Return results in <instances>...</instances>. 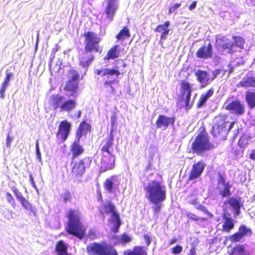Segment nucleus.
<instances>
[{"instance_id":"nucleus-19","label":"nucleus","mask_w":255,"mask_h":255,"mask_svg":"<svg viewBox=\"0 0 255 255\" xmlns=\"http://www.w3.org/2000/svg\"><path fill=\"white\" fill-rule=\"evenodd\" d=\"M70 128L71 124L69 122L66 120L61 122L59 127L57 136L63 141L65 140L69 133Z\"/></svg>"},{"instance_id":"nucleus-56","label":"nucleus","mask_w":255,"mask_h":255,"mask_svg":"<svg viewBox=\"0 0 255 255\" xmlns=\"http://www.w3.org/2000/svg\"><path fill=\"white\" fill-rule=\"evenodd\" d=\"M249 156L251 159L255 160V150H252Z\"/></svg>"},{"instance_id":"nucleus-5","label":"nucleus","mask_w":255,"mask_h":255,"mask_svg":"<svg viewBox=\"0 0 255 255\" xmlns=\"http://www.w3.org/2000/svg\"><path fill=\"white\" fill-rule=\"evenodd\" d=\"M113 129H112L109 135L106 139L105 143L102 147L103 155L101 159V165L100 168L102 173L108 170L113 169L114 166L115 157L112 154L114 141Z\"/></svg>"},{"instance_id":"nucleus-36","label":"nucleus","mask_w":255,"mask_h":255,"mask_svg":"<svg viewBox=\"0 0 255 255\" xmlns=\"http://www.w3.org/2000/svg\"><path fill=\"white\" fill-rule=\"evenodd\" d=\"M235 254L238 255H250V253L246 250L243 245H238L232 250L231 254Z\"/></svg>"},{"instance_id":"nucleus-13","label":"nucleus","mask_w":255,"mask_h":255,"mask_svg":"<svg viewBox=\"0 0 255 255\" xmlns=\"http://www.w3.org/2000/svg\"><path fill=\"white\" fill-rule=\"evenodd\" d=\"M232 187L229 182H226L223 176H219L217 189L222 198H229L231 195V189Z\"/></svg>"},{"instance_id":"nucleus-50","label":"nucleus","mask_w":255,"mask_h":255,"mask_svg":"<svg viewBox=\"0 0 255 255\" xmlns=\"http://www.w3.org/2000/svg\"><path fill=\"white\" fill-rule=\"evenodd\" d=\"M70 74H71V77H72L71 80H77V81H78L79 75L77 71L71 70L70 72Z\"/></svg>"},{"instance_id":"nucleus-29","label":"nucleus","mask_w":255,"mask_h":255,"mask_svg":"<svg viewBox=\"0 0 255 255\" xmlns=\"http://www.w3.org/2000/svg\"><path fill=\"white\" fill-rule=\"evenodd\" d=\"M245 99L249 108L252 110L255 108V91L248 90L245 92Z\"/></svg>"},{"instance_id":"nucleus-44","label":"nucleus","mask_w":255,"mask_h":255,"mask_svg":"<svg viewBox=\"0 0 255 255\" xmlns=\"http://www.w3.org/2000/svg\"><path fill=\"white\" fill-rule=\"evenodd\" d=\"M5 195L7 202L10 204L13 207H14L16 206V202L11 194L9 192H6Z\"/></svg>"},{"instance_id":"nucleus-11","label":"nucleus","mask_w":255,"mask_h":255,"mask_svg":"<svg viewBox=\"0 0 255 255\" xmlns=\"http://www.w3.org/2000/svg\"><path fill=\"white\" fill-rule=\"evenodd\" d=\"M101 208L103 209V211H101L102 214L104 213L111 214L112 216L111 221L115 222V224L112 231L114 233L118 232L119 228L121 225V221L119 214L116 211V207L114 204L112 202L108 201L102 204Z\"/></svg>"},{"instance_id":"nucleus-14","label":"nucleus","mask_w":255,"mask_h":255,"mask_svg":"<svg viewBox=\"0 0 255 255\" xmlns=\"http://www.w3.org/2000/svg\"><path fill=\"white\" fill-rule=\"evenodd\" d=\"M253 234L252 230L247 228L245 225L240 226L238 231L229 237V240L232 243L239 242L241 241L245 236H251Z\"/></svg>"},{"instance_id":"nucleus-55","label":"nucleus","mask_w":255,"mask_h":255,"mask_svg":"<svg viewBox=\"0 0 255 255\" xmlns=\"http://www.w3.org/2000/svg\"><path fill=\"white\" fill-rule=\"evenodd\" d=\"M196 5H197V1H194L192 2V3L189 6V9L190 10H193V9H194L195 8Z\"/></svg>"},{"instance_id":"nucleus-10","label":"nucleus","mask_w":255,"mask_h":255,"mask_svg":"<svg viewBox=\"0 0 255 255\" xmlns=\"http://www.w3.org/2000/svg\"><path fill=\"white\" fill-rule=\"evenodd\" d=\"M94 73L101 77H103L104 81V86L106 88L110 86L112 89V92L115 93V89L113 88L112 84L115 81L118 76L120 74L119 70L115 69H106L101 68V69H96Z\"/></svg>"},{"instance_id":"nucleus-17","label":"nucleus","mask_w":255,"mask_h":255,"mask_svg":"<svg viewBox=\"0 0 255 255\" xmlns=\"http://www.w3.org/2000/svg\"><path fill=\"white\" fill-rule=\"evenodd\" d=\"M118 0H107L105 13L107 17L111 21L113 20L115 12L118 8Z\"/></svg>"},{"instance_id":"nucleus-6","label":"nucleus","mask_w":255,"mask_h":255,"mask_svg":"<svg viewBox=\"0 0 255 255\" xmlns=\"http://www.w3.org/2000/svg\"><path fill=\"white\" fill-rule=\"evenodd\" d=\"M235 122H230L226 115L216 117L214 120L211 133L220 140H226L230 130L233 128Z\"/></svg>"},{"instance_id":"nucleus-37","label":"nucleus","mask_w":255,"mask_h":255,"mask_svg":"<svg viewBox=\"0 0 255 255\" xmlns=\"http://www.w3.org/2000/svg\"><path fill=\"white\" fill-rule=\"evenodd\" d=\"M119 45L114 46L108 52L107 55L105 57V59H115L118 57V53L117 52Z\"/></svg>"},{"instance_id":"nucleus-15","label":"nucleus","mask_w":255,"mask_h":255,"mask_svg":"<svg viewBox=\"0 0 255 255\" xmlns=\"http://www.w3.org/2000/svg\"><path fill=\"white\" fill-rule=\"evenodd\" d=\"M12 191L17 200L20 203L21 206L26 210L29 211V214L32 213L35 215V210L32 205L26 199L15 187H12Z\"/></svg>"},{"instance_id":"nucleus-60","label":"nucleus","mask_w":255,"mask_h":255,"mask_svg":"<svg viewBox=\"0 0 255 255\" xmlns=\"http://www.w3.org/2000/svg\"><path fill=\"white\" fill-rule=\"evenodd\" d=\"M115 122V119L113 117H112L111 118V124H112V126H113L114 125Z\"/></svg>"},{"instance_id":"nucleus-26","label":"nucleus","mask_w":255,"mask_h":255,"mask_svg":"<svg viewBox=\"0 0 255 255\" xmlns=\"http://www.w3.org/2000/svg\"><path fill=\"white\" fill-rule=\"evenodd\" d=\"M68 245L63 241L59 240L56 243L55 252L57 255H66L68 253Z\"/></svg>"},{"instance_id":"nucleus-43","label":"nucleus","mask_w":255,"mask_h":255,"mask_svg":"<svg viewBox=\"0 0 255 255\" xmlns=\"http://www.w3.org/2000/svg\"><path fill=\"white\" fill-rule=\"evenodd\" d=\"M187 216L189 219L194 221H197L198 220L204 221L207 220L206 218H199L196 215L192 214L191 213H188Z\"/></svg>"},{"instance_id":"nucleus-38","label":"nucleus","mask_w":255,"mask_h":255,"mask_svg":"<svg viewBox=\"0 0 255 255\" xmlns=\"http://www.w3.org/2000/svg\"><path fill=\"white\" fill-rule=\"evenodd\" d=\"M131 240V238L126 233H123L121 235L120 238L116 242L115 244H121L125 245L127 243H129Z\"/></svg>"},{"instance_id":"nucleus-59","label":"nucleus","mask_w":255,"mask_h":255,"mask_svg":"<svg viewBox=\"0 0 255 255\" xmlns=\"http://www.w3.org/2000/svg\"><path fill=\"white\" fill-rule=\"evenodd\" d=\"M177 242V239L176 238H173V239H172L169 242V244L170 245H172L174 243H175V242Z\"/></svg>"},{"instance_id":"nucleus-20","label":"nucleus","mask_w":255,"mask_h":255,"mask_svg":"<svg viewBox=\"0 0 255 255\" xmlns=\"http://www.w3.org/2000/svg\"><path fill=\"white\" fill-rule=\"evenodd\" d=\"M226 109L238 115H242L245 113V106L238 100L233 101L228 104Z\"/></svg>"},{"instance_id":"nucleus-30","label":"nucleus","mask_w":255,"mask_h":255,"mask_svg":"<svg viewBox=\"0 0 255 255\" xmlns=\"http://www.w3.org/2000/svg\"><path fill=\"white\" fill-rule=\"evenodd\" d=\"M79 141L77 139V141H75L71 146V151L73 158L77 157L84 152V148L79 144Z\"/></svg>"},{"instance_id":"nucleus-1","label":"nucleus","mask_w":255,"mask_h":255,"mask_svg":"<svg viewBox=\"0 0 255 255\" xmlns=\"http://www.w3.org/2000/svg\"><path fill=\"white\" fill-rule=\"evenodd\" d=\"M144 189L146 193V199L152 204H155L153 207V210L154 214H157L160 211L161 208V204L160 203L166 199L165 187L161 182L152 180L144 187Z\"/></svg>"},{"instance_id":"nucleus-32","label":"nucleus","mask_w":255,"mask_h":255,"mask_svg":"<svg viewBox=\"0 0 255 255\" xmlns=\"http://www.w3.org/2000/svg\"><path fill=\"white\" fill-rule=\"evenodd\" d=\"M85 170L84 161L81 160L79 163L75 164L72 168V172L75 175H82L85 172Z\"/></svg>"},{"instance_id":"nucleus-58","label":"nucleus","mask_w":255,"mask_h":255,"mask_svg":"<svg viewBox=\"0 0 255 255\" xmlns=\"http://www.w3.org/2000/svg\"><path fill=\"white\" fill-rule=\"evenodd\" d=\"M30 181L31 184H32V186L34 188H36V185H35V182L34 181V179L32 176H30Z\"/></svg>"},{"instance_id":"nucleus-33","label":"nucleus","mask_w":255,"mask_h":255,"mask_svg":"<svg viewBox=\"0 0 255 255\" xmlns=\"http://www.w3.org/2000/svg\"><path fill=\"white\" fill-rule=\"evenodd\" d=\"M89 128V125L85 122H82L78 128L77 131V138L78 141L80 140V138L83 135L86 134Z\"/></svg>"},{"instance_id":"nucleus-8","label":"nucleus","mask_w":255,"mask_h":255,"mask_svg":"<svg viewBox=\"0 0 255 255\" xmlns=\"http://www.w3.org/2000/svg\"><path fill=\"white\" fill-rule=\"evenodd\" d=\"M88 255H119L117 251L106 242H92L86 246Z\"/></svg>"},{"instance_id":"nucleus-63","label":"nucleus","mask_w":255,"mask_h":255,"mask_svg":"<svg viewBox=\"0 0 255 255\" xmlns=\"http://www.w3.org/2000/svg\"><path fill=\"white\" fill-rule=\"evenodd\" d=\"M248 1L249 0H247ZM252 5L255 6V0H251Z\"/></svg>"},{"instance_id":"nucleus-41","label":"nucleus","mask_w":255,"mask_h":255,"mask_svg":"<svg viewBox=\"0 0 255 255\" xmlns=\"http://www.w3.org/2000/svg\"><path fill=\"white\" fill-rule=\"evenodd\" d=\"M249 139L246 136H243L240 137L238 142V145L242 149H244L248 144Z\"/></svg>"},{"instance_id":"nucleus-51","label":"nucleus","mask_w":255,"mask_h":255,"mask_svg":"<svg viewBox=\"0 0 255 255\" xmlns=\"http://www.w3.org/2000/svg\"><path fill=\"white\" fill-rule=\"evenodd\" d=\"M221 71L220 69H216L212 72V76H210V79H212V82L220 74Z\"/></svg>"},{"instance_id":"nucleus-18","label":"nucleus","mask_w":255,"mask_h":255,"mask_svg":"<svg viewBox=\"0 0 255 255\" xmlns=\"http://www.w3.org/2000/svg\"><path fill=\"white\" fill-rule=\"evenodd\" d=\"M195 75L202 87L207 86L212 82L210 75L207 71L198 69L195 72Z\"/></svg>"},{"instance_id":"nucleus-42","label":"nucleus","mask_w":255,"mask_h":255,"mask_svg":"<svg viewBox=\"0 0 255 255\" xmlns=\"http://www.w3.org/2000/svg\"><path fill=\"white\" fill-rule=\"evenodd\" d=\"M196 208L199 210L202 211L205 214L208 215L209 217L212 218L213 217V215L211 214L207 209L206 207L202 205H199L198 206L196 207Z\"/></svg>"},{"instance_id":"nucleus-54","label":"nucleus","mask_w":255,"mask_h":255,"mask_svg":"<svg viewBox=\"0 0 255 255\" xmlns=\"http://www.w3.org/2000/svg\"><path fill=\"white\" fill-rule=\"evenodd\" d=\"M12 140V138L10 137L9 136V134L8 133L7 137H6V145L7 147H9L10 146V143Z\"/></svg>"},{"instance_id":"nucleus-31","label":"nucleus","mask_w":255,"mask_h":255,"mask_svg":"<svg viewBox=\"0 0 255 255\" xmlns=\"http://www.w3.org/2000/svg\"><path fill=\"white\" fill-rule=\"evenodd\" d=\"M206 165L202 161L194 164L190 175H200L203 172Z\"/></svg>"},{"instance_id":"nucleus-16","label":"nucleus","mask_w":255,"mask_h":255,"mask_svg":"<svg viewBox=\"0 0 255 255\" xmlns=\"http://www.w3.org/2000/svg\"><path fill=\"white\" fill-rule=\"evenodd\" d=\"M213 55V47L210 43L207 45H204L196 52L197 57L201 59H208L211 58Z\"/></svg>"},{"instance_id":"nucleus-28","label":"nucleus","mask_w":255,"mask_h":255,"mask_svg":"<svg viewBox=\"0 0 255 255\" xmlns=\"http://www.w3.org/2000/svg\"><path fill=\"white\" fill-rule=\"evenodd\" d=\"M13 77V74L12 73L6 71V77L0 87V98L1 99L4 98L5 92L9 85L10 79Z\"/></svg>"},{"instance_id":"nucleus-45","label":"nucleus","mask_w":255,"mask_h":255,"mask_svg":"<svg viewBox=\"0 0 255 255\" xmlns=\"http://www.w3.org/2000/svg\"><path fill=\"white\" fill-rule=\"evenodd\" d=\"M113 186V183L111 179H108L106 180L105 184H104V187H105V188L106 190H107L109 192L112 191Z\"/></svg>"},{"instance_id":"nucleus-64","label":"nucleus","mask_w":255,"mask_h":255,"mask_svg":"<svg viewBox=\"0 0 255 255\" xmlns=\"http://www.w3.org/2000/svg\"><path fill=\"white\" fill-rule=\"evenodd\" d=\"M81 111H79L77 113V118H79L81 116Z\"/></svg>"},{"instance_id":"nucleus-46","label":"nucleus","mask_w":255,"mask_h":255,"mask_svg":"<svg viewBox=\"0 0 255 255\" xmlns=\"http://www.w3.org/2000/svg\"><path fill=\"white\" fill-rule=\"evenodd\" d=\"M63 200L65 203L67 201H70L72 198V196L70 192L69 191H66L64 194L61 195Z\"/></svg>"},{"instance_id":"nucleus-47","label":"nucleus","mask_w":255,"mask_h":255,"mask_svg":"<svg viewBox=\"0 0 255 255\" xmlns=\"http://www.w3.org/2000/svg\"><path fill=\"white\" fill-rule=\"evenodd\" d=\"M182 247L180 245H176L171 249V252L173 254H179L182 251Z\"/></svg>"},{"instance_id":"nucleus-49","label":"nucleus","mask_w":255,"mask_h":255,"mask_svg":"<svg viewBox=\"0 0 255 255\" xmlns=\"http://www.w3.org/2000/svg\"><path fill=\"white\" fill-rule=\"evenodd\" d=\"M35 146H36V157H37V159L39 160V161L41 162L42 158H41V153H40L39 147V142H38V140H37L36 142Z\"/></svg>"},{"instance_id":"nucleus-57","label":"nucleus","mask_w":255,"mask_h":255,"mask_svg":"<svg viewBox=\"0 0 255 255\" xmlns=\"http://www.w3.org/2000/svg\"><path fill=\"white\" fill-rule=\"evenodd\" d=\"M213 59L214 62L216 63H219L221 60V57H219V56L215 55L214 56Z\"/></svg>"},{"instance_id":"nucleus-40","label":"nucleus","mask_w":255,"mask_h":255,"mask_svg":"<svg viewBox=\"0 0 255 255\" xmlns=\"http://www.w3.org/2000/svg\"><path fill=\"white\" fill-rule=\"evenodd\" d=\"M233 38L234 40L233 42H234L235 47L237 46L240 49H243L245 44L244 38L241 36H234Z\"/></svg>"},{"instance_id":"nucleus-12","label":"nucleus","mask_w":255,"mask_h":255,"mask_svg":"<svg viewBox=\"0 0 255 255\" xmlns=\"http://www.w3.org/2000/svg\"><path fill=\"white\" fill-rule=\"evenodd\" d=\"M181 94L180 96L177 105L178 107H185L186 109H190L192 104H190L191 93L192 91L191 85L186 81H182L181 83Z\"/></svg>"},{"instance_id":"nucleus-53","label":"nucleus","mask_w":255,"mask_h":255,"mask_svg":"<svg viewBox=\"0 0 255 255\" xmlns=\"http://www.w3.org/2000/svg\"><path fill=\"white\" fill-rule=\"evenodd\" d=\"M188 255H196V249L195 245L192 246Z\"/></svg>"},{"instance_id":"nucleus-4","label":"nucleus","mask_w":255,"mask_h":255,"mask_svg":"<svg viewBox=\"0 0 255 255\" xmlns=\"http://www.w3.org/2000/svg\"><path fill=\"white\" fill-rule=\"evenodd\" d=\"M242 206V204L241 203L240 200L234 197L229 198L224 201L222 214L224 221L221 229L222 232L229 233L235 227L236 221L230 217L231 214L228 211L229 207H231L234 209L235 215L238 216L240 214Z\"/></svg>"},{"instance_id":"nucleus-25","label":"nucleus","mask_w":255,"mask_h":255,"mask_svg":"<svg viewBox=\"0 0 255 255\" xmlns=\"http://www.w3.org/2000/svg\"><path fill=\"white\" fill-rule=\"evenodd\" d=\"M124 255H147V253L143 246H136L132 250L124 251Z\"/></svg>"},{"instance_id":"nucleus-48","label":"nucleus","mask_w":255,"mask_h":255,"mask_svg":"<svg viewBox=\"0 0 255 255\" xmlns=\"http://www.w3.org/2000/svg\"><path fill=\"white\" fill-rule=\"evenodd\" d=\"M143 238L145 241L146 245L148 246L151 243L152 239L150 233L144 234L143 235Z\"/></svg>"},{"instance_id":"nucleus-23","label":"nucleus","mask_w":255,"mask_h":255,"mask_svg":"<svg viewBox=\"0 0 255 255\" xmlns=\"http://www.w3.org/2000/svg\"><path fill=\"white\" fill-rule=\"evenodd\" d=\"M219 46L222 47L223 51H226L227 53H232L236 51L234 42L222 39L218 43Z\"/></svg>"},{"instance_id":"nucleus-24","label":"nucleus","mask_w":255,"mask_h":255,"mask_svg":"<svg viewBox=\"0 0 255 255\" xmlns=\"http://www.w3.org/2000/svg\"><path fill=\"white\" fill-rule=\"evenodd\" d=\"M238 87L255 88V77L248 76H245L241 81L237 84Z\"/></svg>"},{"instance_id":"nucleus-22","label":"nucleus","mask_w":255,"mask_h":255,"mask_svg":"<svg viewBox=\"0 0 255 255\" xmlns=\"http://www.w3.org/2000/svg\"><path fill=\"white\" fill-rule=\"evenodd\" d=\"M175 122V118L167 117L163 115H160L156 121V125L158 128L164 127L165 128L170 125H173Z\"/></svg>"},{"instance_id":"nucleus-9","label":"nucleus","mask_w":255,"mask_h":255,"mask_svg":"<svg viewBox=\"0 0 255 255\" xmlns=\"http://www.w3.org/2000/svg\"><path fill=\"white\" fill-rule=\"evenodd\" d=\"M51 103L54 110L59 109L60 112H70L76 107V101L73 99L65 100L59 95H53L50 97Z\"/></svg>"},{"instance_id":"nucleus-61","label":"nucleus","mask_w":255,"mask_h":255,"mask_svg":"<svg viewBox=\"0 0 255 255\" xmlns=\"http://www.w3.org/2000/svg\"><path fill=\"white\" fill-rule=\"evenodd\" d=\"M191 204H193V205H196V203H197V199H195V200H193L191 201H190V202Z\"/></svg>"},{"instance_id":"nucleus-27","label":"nucleus","mask_w":255,"mask_h":255,"mask_svg":"<svg viewBox=\"0 0 255 255\" xmlns=\"http://www.w3.org/2000/svg\"><path fill=\"white\" fill-rule=\"evenodd\" d=\"M13 77V74L12 73L6 71V77L0 87V98L1 99L4 98L5 92L9 85L10 79Z\"/></svg>"},{"instance_id":"nucleus-52","label":"nucleus","mask_w":255,"mask_h":255,"mask_svg":"<svg viewBox=\"0 0 255 255\" xmlns=\"http://www.w3.org/2000/svg\"><path fill=\"white\" fill-rule=\"evenodd\" d=\"M181 5V3H175L171 6L169 10V13H171L176 11V10Z\"/></svg>"},{"instance_id":"nucleus-34","label":"nucleus","mask_w":255,"mask_h":255,"mask_svg":"<svg viewBox=\"0 0 255 255\" xmlns=\"http://www.w3.org/2000/svg\"><path fill=\"white\" fill-rule=\"evenodd\" d=\"M214 93V91L212 89L209 90L206 93L203 94L199 101V102L197 104V107L200 108L203 107V106L206 102L207 100L212 96V95Z\"/></svg>"},{"instance_id":"nucleus-2","label":"nucleus","mask_w":255,"mask_h":255,"mask_svg":"<svg viewBox=\"0 0 255 255\" xmlns=\"http://www.w3.org/2000/svg\"><path fill=\"white\" fill-rule=\"evenodd\" d=\"M84 36L85 38V50L86 52L80 59V65L84 68L85 74L88 67L94 60V57L91 52V51L95 50L97 52H101L102 50L99 47L98 43L100 38L97 37L96 33L93 32H88L84 33Z\"/></svg>"},{"instance_id":"nucleus-35","label":"nucleus","mask_w":255,"mask_h":255,"mask_svg":"<svg viewBox=\"0 0 255 255\" xmlns=\"http://www.w3.org/2000/svg\"><path fill=\"white\" fill-rule=\"evenodd\" d=\"M78 85V81L74 80H71L68 81L64 87V89L67 91L73 92L71 96H74L75 91L77 89Z\"/></svg>"},{"instance_id":"nucleus-62","label":"nucleus","mask_w":255,"mask_h":255,"mask_svg":"<svg viewBox=\"0 0 255 255\" xmlns=\"http://www.w3.org/2000/svg\"><path fill=\"white\" fill-rule=\"evenodd\" d=\"M98 196H99V199L100 200H102V194H101V192H99L98 193Z\"/></svg>"},{"instance_id":"nucleus-7","label":"nucleus","mask_w":255,"mask_h":255,"mask_svg":"<svg viewBox=\"0 0 255 255\" xmlns=\"http://www.w3.org/2000/svg\"><path fill=\"white\" fill-rule=\"evenodd\" d=\"M215 147V144L210 140L209 137L202 133H199L196 136L191 145L193 152L202 156Z\"/></svg>"},{"instance_id":"nucleus-39","label":"nucleus","mask_w":255,"mask_h":255,"mask_svg":"<svg viewBox=\"0 0 255 255\" xmlns=\"http://www.w3.org/2000/svg\"><path fill=\"white\" fill-rule=\"evenodd\" d=\"M130 36L129 31L127 27H124L117 35L116 38L118 40L125 39Z\"/></svg>"},{"instance_id":"nucleus-3","label":"nucleus","mask_w":255,"mask_h":255,"mask_svg":"<svg viewBox=\"0 0 255 255\" xmlns=\"http://www.w3.org/2000/svg\"><path fill=\"white\" fill-rule=\"evenodd\" d=\"M68 223L65 227L66 231L79 239L86 237V228L81 221L80 212L78 210L70 209L66 214Z\"/></svg>"},{"instance_id":"nucleus-21","label":"nucleus","mask_w":255,"mask_h":255,"mask_svg":"<svg viewBox=\"0 0 255 255\" xmlns=\"http://www.w3.org/2000/svg\"><path fill=\"white\" fill-rule=\"evenodd\" d=\"M170 25V22L167 21L164 24L158 25L155 29L154 31L155 32L161 33L160 40L159 41V43L161 44L163 43V41L167 38V36L170 31V29L168 28Z\"/></svg>"}]
</instances>
